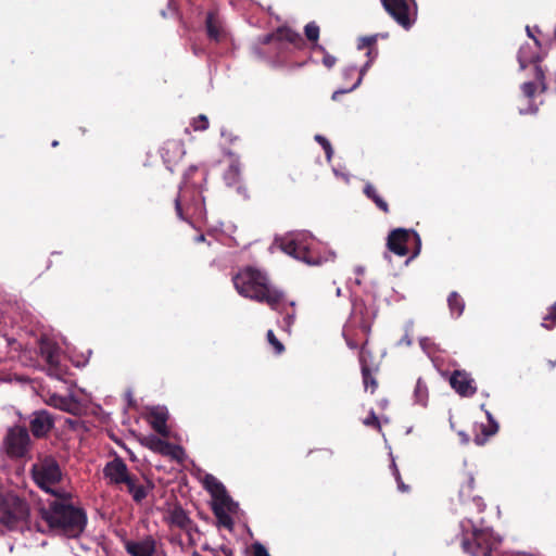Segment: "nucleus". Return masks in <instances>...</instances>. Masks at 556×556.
Wrapping results in <instances>:
<instances>
[{
    "label": "nucleus",
    "mask_w": 556,
    "mask_h": 556,
    "mask_svg": "<svg viewBox=\"0 0 556 556\" xmlns=\"http://www.w3.org/2000/svg\"><path fill=\"white\" fill-rule=\"evenodd\" d=\"M413 240L414 248L412 258L419 255L421 251V239L414 229L396 228L390 231L387 238V248L399 256H406L409 253L408 243Z\"/></svg>",
    "instance_id": "obj_7"
},
{
    "label": "nucleus",
    "mask_w": 556,
    "mask_h": 556,
    "mask_svg": "<svg viewBox=\"0 0 556 556\" xmlns=\"http://www.w3.org/2000/svg\"><path fill=\"white\" fill-rule=\"evenodd\" d=\"M363 422L367 427L374 428L378 431L381 430V425H380L379 418L374 410L369 412V415L364 419Z\"/></svg>",
    "instance_id": "obj_45"
},
{
    "label": "nucleus",
    "mask_w": 556,
    "mask_h": 556,
    "mask_svg": "<svg viewBox=\"0 0 556 556\" xmlns=\"http://www.w3.org/2000/svg\"><path fill=\"white\" fill-rule=\"evenodd\" d=\"M175 211L177 216L185 222L190 223L193 218H203L206 210L200 188L198 186L180 187L175 199Z\"/></svg>",
    "instance_id": "obj_4"
},
{
    "label": "nucleus",
    "mask_w": 556,
    "mask_h": 556,
    "mask_svg": "<svg viewBox=\"0 0 556 556\" xmlns=\"http://www.w3.org/2000/svg\"><path fill=\"white\" fill-rule=\"evenodd\" d=\"M295 315L293 313H287L283 317V328L286 331L290 332V328L294 323Z\"/></svg>",
    "instance_id": "obj_48"
},
{
    "label": "nucleus",
    "mask_w": 556,
    "mask_h": 556,
    "mask_svg": "<svg viewBox=\"0 0 556 556\" xmlns=\"http://www.w3.org/2000/svg\"><path fill=\"white\" fill-rule=\"evenodd\" d=\"M169 521L173 526L181 530H187L192 523V520L181 506H175L169 511Z\"/></svg>",
    "instance_id": "obj_27"
},
{
    "label": "nucleus",
    "mask_w": 556,
    "mask_h": 556,
    "mask_svg": "<svg viewBox=\"0 0 556 556\" xmlns=\"http://www.w3.org/2000/svg\"><path fill=\"white\" fill-rule=\"evenodd\" d=\"M377 40H378L377 34L371 35V36L361 37L358 39L357 48L359 50L368 49V51L366 53L368 60L366 61L364 66L361 68L359 75H358V77H356V80L350 87L338 89L332 93L331 99L333 101L339 100L340 96L353 91L355 88H357L361 85L366 71L368 70V67L371 65V63L378 55Z\"/></svg>",
    "instance_id": "obj_10"
},
{
    "label": "nucleus",
    "mask_w": 556,
    "mask_h": 556,
    "mask_svg": "<svg viewBox=\"0 0 556 556\" xmlns=\"http://www.w3.org/2000/svg\"><path fill=\"white\" fill-rule=\"evenodd\" d=\"M267 341L273 346L276 354H281L285 351V345L277 339L273 330L267 331Z\"/></svg>",
    "instance_id": "obj_40"
},
{
    "label": "nucleus",
    "mask_w": 556,
    "mask_h": 556,
    "mask_svg": "<svg viewBox=\"0 0 556 556\" xmlns=\"http://www.w3.org/2000/svg\"><path fill=\"white\" fill-rule=\"evenodd\" d=\"M194 241L200 243V242H204L205 241V236L203 233H200L195 238H194Z\"/></svg>",
    "instance_id": "obj_54"
},
{
    "label": "nucleus",
    "mask_w": 556,
    "mask_h": 556,
    "mask_svg": "<svg viewBox=\"0 0 556 556\" xmlns=\"http://www.w3.org/2000/svg\"><path fill=\"white\" fill-rule=\"evenodd\" d=\"M238 293L250 300L265 303L274 311H280L285 293L270 285L268 277L253 267H245L232 279Z\"/></svg>",
    "instance_id": "obj_2"
},
{
    "label": "nucleus",
    "mask_w": 556,
    "mask_h": 556,
    "mask_svg": "<svg viewBox=\"0 0 556 556\" xmlns=\"http://www.w3.org/2000/svg\"><path fill=\"white\" fill-rule=\"evenodd\" d=\"M241 179V168L238 161L233 160L224 173V180L229 187H239Z\"/></svg>",
    "instance_id": "obj_30"
},
{
    "label": "nucleus",
    "mask_w": 556,
    "mask_h": 556,
    "mask_svg": "<svg viewBox=\"0 0 556 556\" xmlns=\"http://www.w3.org/2000/svg\"><path fill=\"white\" fill-rule=\"evenodd\" d=\"M447 304H448L451 314L456 317H459L465 309V302H464L463 298L456 291H453L450 293V295L447 298Z\"/></svg>",
    "instance_id": "obj_34"
},
{
    "label": "nucleus",
    "mask_w": 556,
    "mask_h": 556,
    "mask_svg": "<svg viewBox=\"0 0 556 556\" xmlns=\"http://www.w3.org/2000/svg\"><path fill=\"white\" fill-rule=\"evenodd\" d=\"M274 38H277V33H276V34H267V35H265V36L263 37V39H262V43L267 45V43L271 42V40H273Z\"/></svg>",
    "instance_id": "obj_51"
},
{
    "label": "nucleus",
    "mask_w": 556,
    "mask_h": 556,
    "mask_svg": "<svg viewBox=\"0 0 556 556\" xmlns=\"http://www.w3.org/2000/svg\"><path fill=\"white\" fill-rule=\"evenodd\" d=\"M212 511L217 519V526L223 527L229 531L233 530L235 522L231 518L230 511L227 506H223L220 503H212Z\"/></svg>",
    "instance_id": "obj_25"
},
{
    "label": "nucleus",
    "mask_w": 556,
    "mask_h": 556,
    "mask_svg": "<svg viewBox=\"0 0 556 556\" xmlns=\"http://www.w3.org/2000/svg\"><path fill=\"white\" fill-rule=\"evenodd\" d=\"M388 14L404 29H409L417 18L415 0H380Z\"/></svg>",
    "instance_id": "obj_9"
},
{
    "label": "nucleus",
    "mask_w": 556,
    "mask_h": 556,
    "mask_svg": "<svg viewBox=\"0 0 556 556\" xmlns=\"http://www.w3.org/2000/svg\"><path fill=\"white\" fill-rule=\"evenodd\" d=\"M39 354L49 366V375L61 378L64 369L60 364L61 349L56 342L48 338L39 341Z\"/></svg>",
    "instance_id": "obj_12"
},
{
    "label": "nucleus",
    "mask_w": 556,
    "mask_h": 556,
    "mask_svg": "<svg viewBox=\"0 0 556 556\" xmlns=\"http://www.w3.org/2000/svg\"><path fill=\"white\" fill-rule=\"evenodd\" d=\"M305 37L308 41L314 43V46L325 52V48L317 45L318 38H319V26L315 22H309L304 27Z\"/></svg>",
    "instance_id": "obj_35"
},
{
    "label": "nucleus",
    "mask_w": 556,
    "mask_h": 556,
    "mask_svg": "<svg viewBox=\"0 0 556 556\" xmlns=\"http://www.w3.org/2000/svg\"><path fill=\"white\" fill-rule=\"evenodd\" d=\"M51 404L66 413H71L73 415H76L78 412V404L72 399L64 397V396H53L51 397Z\"/></svg>",
    "instance_id": "obj_31"
},
{
    "label": "nucleus",
    "mask_w": 556,
    "mask_h": 556,
    "mask_svg": "<svg viewBox=\"0 0 556 556\" xmlns=\"http://www.w3.org/2000/svg\"><path fill=\"white\" fill-rule=\"evenodd\" d=\"M185 153V144L178 139L166 140L160 149L161 157L170 172L182 160Z\"/></svg>",
    "instance_id": "obj_15"
},
{
    "label": "nucleus",
    "mask_w": 556,
    "mask_h": 556,
    "mask_svg": "<svg viewBox=\"0 0 556 556\" xmlns=\"http://www.w3.org/2000/svg\"><path fill=\"white\" fill-rule=\"evenodd\" d=\"M488 425L481 424L479 426V432L475 435V443L477 445H483L490 437L494 435L498 431V424L493 418L490 412H486Z\"/></svg>",
    "instance_id": "obj_24"
},
{
    "label": "nucleus",
    "mask_w": 556,
    "mask_h": 556,
    "mask_svg": "<svg viewBox=\"0 0 556 556\" xmlns=\"http://www.w3.org/2000/svg\"><path fill=\"white\" fill-rule=\"evenodd\" d=\"M366 343H368V338H366V340L361 345L358 359L361 364L364 388L366 391L369 390L372 394L378 388V381L374 375L372 368L369 366L368 361L365 358Z\"/></svg>",
    "instance_id": "obj_20"
},
{
    "label": "nucleus",
    "mask_w": 556,
    "mask_h": 556,
    "mask_svg": "<svg viewBox=\"0 0 556 556\" xmlns=\"http://www.w3.org/2000/svg\"><path fill=\"white\" fill-rule=\"evenodd\" d=\"M60 252H53L52 255H60Z\"/></svg>",
    "instance_id": "obj_58"
},
{
    "label": "nucleus",
    "mask_w": 556,
    "mask_h": 556,
    "mask_svg": "<svg viewBox=\"0 0 556 556\" xmlns=\"http://www.w3.org/2000/svg\"><path fill=\"white\" fill-rule=\"evenodd\" d=\"M473 489H475V478L472 477V475H470L468 472H464L463 477H462V485L459 489V496H460L462 501H464V502L469 498H472L473 501H477L478 505H479L481 498L477 497L476 495L472 494Z\"/></svg>",
    "instance_id": "obj_28"
},
{
    "label": "nucleus",
    "mask_w": 556,
    "mask_h": 556,
    "mask_svg": "<svg viewBox=\"0 0 556 556\" xmlns=\"http://www.w3.org/2000/svg\"><path fill=\"white\" fill-rule=\"evenodd\" d=\"M40 522H36V529L45 533L47 530L66 538H78L87 526V514L80 506L73 503V495L62 491L55 493V497L48 502L47 506L39 508Z\"/></svg>",
    "instance_id": "obj_1"
},
{
    "label": "nucleus",
    "mask_w": 556,
    "mask_h": 556,
    "mask_svg": "<svg viewBox=\"0 0 556 556\" xmlns=\"http://www.w3.org/2000/svg\"><path fill=\"white\" fill-rule=\"evenodd\" d=\"M208 118L204 114H200L195 118L192 119L191 126L195 131H203L208 128Z\"/></svg>",
    "instance_id": "obj_39"
},
{
    "label": "nucleus",
    "mask_w": 556,
    "mask_h": 556,
    "mask_svg": "<svg viewBox=\"0 0 556 556\" xmlns=\"http://www.w3.org/2000/svg\"><path fill=\"white\" fill-rule=\"evenodd\" d=\"M203 486L213 497V503H220L223 506H227L230 513L238 511L239 504L230 497L225 485L216 477L211 473L205 475Z\"/></svg>",
    "instance_id": "obj_11"
},
{
    "label": "nucleus",
    "mask_w": 556,
    "mask_h": 556,
    "mask_svg": "<svg viewBox=\"0 0 556 556\" xmlns=\"http://www.w3.org/2000/svg\"><path fill=\"white\" fill-rule=\"evenodd\" d=\"M146 446H148L153 452L161 453L163 455H168L172 448L170 443L162 440L156 435H151L146 438Z\"/></svg>",
    "instance_id": "obj_32"
},
{
    "label": "nucleus",
    "mask_w": 556,
    "mask_h": 556,
    "mask_svg": "<svg viewBox=\"0 0 556 556\" xmlns=\"http://www.w3.org/2000/svg\"><path fill=\"white\" fill-rule=\"evenodd\" d=\"M3 446L10 458L25 457L31 446L28 429L25 426L9 428L3 438Z\"/></svg>",
    "instance_id": "obj_8"
},
{
    "label": "nucleus",
    "mask_w": 556,
    "mask_h": 556,
    "mask_svg": "<svg viewBox=\"0 0 556 556\" xmlns=\"http://www.w3.org/2000/svg\"><path fill=\"white\" fill-rule=\"evenodd\" d=\"M450 384L460 396L470 397L477 392L475 380L464 370H455L450 378Z\"/></svg>",
    "instance_id": "obj_18"
},
{
    "label": "nucleus",
    "mask_w": 556,
    "mask_h": 556,
    "mask_svg": "<svg viewBox=\"0 0 556 556\" xmlns=\"http://www.w3.org/2000/svg\"><path fill=\"white\" fill-rule=\"evenodd\" d=\"M205 27L207 36L211 40L219 42L225 39L226 31L219 15L215 11H210L205 17Z\"/></svg>",
    "instance_id": "obj_21"
},
{
    "label": "nucleus",
    "mask_w": 556,
    "mask_h": 556,
    "mask_svg": "<svg viewBox=\"0 0 556 556\" xmlns=\"http://www.w3.org/2000/svg\"><path fill=\"white\" fill-rule=\"evenodd\" d=\"M331 454L329 450L319 448L309 451L307 457L312 464H323L330 459Z\"/></svg>",
    "instance_id": "obj_36"
},
{
    "label": "nucleus",
    "mask_w": 556,
    "mask_h": 556,
    "mask_svg": "<svg viewBox=\"0 0 556 556\" xmlns=\"http://www.w3.org/2000/svg\"><path fill=\"white\" fill-rule=\"evenodd\" d=\"M128 473V467L121 457H115L109 462L103 469L104 477L109 479L111 484L115 485L122 484Z\"/></svg>",
    "instance_id": "obj_19"
},
{
    "label": "nucleus",
    "mask_w": 556,
    "mask_h": 556,
    "mask_svg": "<svg viewBox=\"0 0 556 556\" xmlns=\"http://www.w3.org/2000/svg\"><path fill=\"white\" fill-rule=\"evenodd\" d=\"M54 417L47 409H38L28 416V432L36 439L47 438L54 427Z\"/></svg>",
    "instance_id": "obj_13"
},
{
    "label": "nucleus",
    "mask_w": 556,
    "mask_h": 556,
    "mask_svg": "<svg viewBox=\"0 0 556 556\" xmlns=\"http://www.w3.org/2000/svg\"><path fill=\"white\" fill-rule=\"evenodd\" d=\"M281 250L288 255L293 256L296 260L311 263L308 258V249L298 239L283 240L280 244Z\"/></svg>",
    "instance_id": "obj_22"
},
{
    "label": "nucleus",
    "mask_w": 556,
    "mask_h": 556,
    "mask_svg": "<svg viewBox=\"0 0 556 556\" xmlns=\"http://www.w3.org/2000/svg\"><path fill=\"white\" fill-rule=\"evenodd\" d=\"M251 556H269V553L263 544L255 542L251 546Z\"/></svg>",
    "instance_id": "obj_47"
},
{
    "label": "nucleus",
    "mask_w": 556,
    "mask_h": 556,
    "mask_svg": "<svg viewBox=\"0 0 556 556\" xmlns=\"http://www.w3.org/2000/svg\"><path fill=\"white\" fill-rule=\"evenodd\" d=\"M501 539L490 529L473 528L472 531L464 532L462 547L470 556H492L498 548Z\"/></svg>",
    "instance_id": "obj_5"
},
{
    "label": "nucleus",
    "mask_w": 556,
    "mask_h": 556,
    "mask_svg": "<svg viewBox=\"0 0 556 556\" xmlns=\"http://www.w3.org/2000/svg\"><path fill=\"white\" fill-rule=\"evenodd\" d=\"M315 140L324 149L327 160H330L332 156L333 150H332V147H331V143L329 142V140L321 135H316Z\"/></svg>",
    "instance_id": "obj_41"
},
{
    "label": "nucleus",
    "mask_w": 556,
    "mask_h": 556,
    "mask_svg": "<svg viewBox=\"0 0 556 556\" xmlns=\"http://www.w3.org/2000/svg\"><path fill=\"white\" fill-rule=\"evenodd\" d=\"M123 545L130 556H155L156 553V541L152 535L141 540H124Z\"/></svg>",
    "instance_id": "obj_16"
},
{
    "label": "nucleus",
    "mask_w": 556,
    "mask_h": 556,
    "mask_svg": "<svg viewBox=\"0 0 556 556\" xmlns=\"http://www.w3.org/2000/svg\"><path fill=\"white\" fill-rule=\"evenodd\" d=\"M547 365L549 369H554L556 367V361H547Z\"/></svg>",
    "instance_id": "obj_55"
},
{
    "label": "nucleus",
    "mask_w": 556,
    "mask_h": 556,
    "mask_svg": "<svg viewBox=\"0 0 556 556\" xmlns=\"http://www.w3.org/2000/svg\"><path fill=\"white\" fill-rule=\"evenodd\" d=\"M536 110H538L536 108H529L527 110L520 109L519 111L521 114H523V113H534V112H536Z\"/></svg>",
    "instance_id": "obj_53"
},
{
    "label": "nucleus",
    "mask_w": 556,
    "mask_h": 556,
    "mask_svg": "<svg viewBox=\"0 0 556 556\" xmlns=\"http://www.w3.org/2000/svg\"><path fill=\"white\" fill-rule=\"evenodd\" d=\"M364 193L368 199H370L378 208H380L383 213H389V205L388 203L379 195L377 189L371 185L367 184L364 187Z\"/></svg>",
    "instance_id": "obj_33"
},
{
    "label": "nucleus",
    "mask_w": 556,
    "mask_h": 556,
    "mask_svg": "<svg viewBox=\"0 0 556 556\" xmlns=\"http://www.w3.org/2000/svg\"><path fill=\"white\" fill-rule=\"evenodd\" d=\"M277 39L288 41L296 48L304 46V39L301 34L289 27H279L277 29Z\"/></svg>",
    "instance_id": "obj_29"
},
{
    "label": "nucleus",
    "mask_w": 556,
    "mask_h": 556,
    "mask_svg": "<svg viewBox=\"0 0 556 556\" xmlns=\"http://www.w3.org/2000/svg\"><path fill=\"white\" fill-rule=\"evenodd\" d=\"M525 48H521L518 52V61L520 63L521 68L527 66L528 60L523 56Z\"/></svg>",
    "instance_id": "obj_50"
},
{
    "label": "nucleus",
    "mask_w": 556,
    "mask_h": 556,
    "mask_svg": "<svg viewBox=\"0 0 556 556\" xmlns=\"http://www.w3.org/2000/svg\"><path fill=\"white\" fill-rule=\"evenodd\" d=\"M199 172L198 166H190L187 172L184 175V181L180 187H187V186H197L195 182L192 181L193 176Z\"/></svg>",
    "instance_id": "obj_43"
},
{
    "label": "nucleus",
    "mask_w": 556,
    "mask_h": 556,
    "mask_svg": "<svg viewBox=\"0 0 556 556\" xmlns=\"http://www.w3.org/2000/svg\"><path fill=\"white\" fill-rule=\"evenodd\" d=\"M31 472L34 481L40 489L52 494L54 497L55 493H62L63 490L52 488V485L59 483L62 479L60 465L54 458L47 457L39 464L34 465Z\"/></svg>",
    "instance_id": "obj_6"
},
{
    "label": "nucleus",
    "mask_w": 556,
    "mask_h": 556,
    "mask_svg": "<svg viewBox=\"0 0 556 556\" xmlns=\"http://www.w3.org/2000/svg\"><path fill=\"white\" fill-rule=\"evenodd\" d=\"M415 397L417 403L420 405H426L428 399V388L426 383L419 378L415 386Z\"/></svg>",
    "instance_id": "obj_37"
},
{
    "label": "nucleus",
    "mask_w": 556,
    "mask_h": 556,
    "mask_svg": "<svg viewBox=\"0 0 556 556\" xmlns=\"http://www.w3.org/2000/svg\"><path fill=\"white\" fill-rule=\"evenodd\" d=\"M29 506L14 493L0 495V525L10 531L22 530L29 523Z\"/></svg>",
    "instance_id": "obj_3"
},
{
    "label": "nucleus",
    "mask_w": 556,
    "mask_h": 556,
    "mask_svg": "<svg viewBox=\"0 0 556 556\" xmlns=\"http://www.w3.org/2000/svg\"><path fill=\"white\" fill-rule=\"evenodd\" d=\"M369 352L366 350V353H365V358L367 359V357H369Z\"/></svg>",
    "instance_id": "obj_57"
},
{
    "label": "nucleus",
    "mask_w": 556,
    "mask_h": 556,
    "mask_svg": "<svg viewBox=\"0 0 556 556\" xmlns=\"http://www.w3.org/2000/svg\"><path fill=\"white\" fill-rule=\"evenodd\" d=\"M359 71H361V68L358 70L356 65H349L343 68L342 76L345 80H350L355 76L358 77Z\"/></svg>",
    "instance_id": "obj_46"
},
{
    "label": "nucleus",
    "mask_w": 556,
    "mask_h": 556,
    "mask_svg": "<svg viewBox=\"0 0 556 556\" xmlns=\"http://www.w3.org/2000/svg\"><path fill=\"white\" fill-rule=\"evenodd\" d=\"M168 414L164 409L153 408L149 414V422L153 430L163 437H167L169 431L167 428Z\"/></svg>",
    "instance_id": "obj_23"
},
{
    "label": "nucleus",
    "mask_w": 556,
    "mask_h": 556,
    "mask_svg": "<svg viewBox=\"0 0 556 556\" xmlns=\"http://www.w3.org/2000/svg\"><path fill=\"white\" fill-rule=\"evenodd\" d=\"M556 325V303H554L551 308L549 313L543 318L542 327L551 330Z\"/></svg>",
    "instance_id": "obj_38"
},
{
    "label": "nucleus",
    "mask_w": 556,
    "mask_h": 556,
    "mask_svg": "<svg viewBox=\"0 0 556 556\" xmlns=\"http://www.w3.org/2000/svg\"><path fill=\"white\" fill-rule=\"evenodd\" d=\"M374 321V314L368 309L363 301H356L353 304L350 325L358 328L366 337L370 334Z\"/></svg>",
    "instance_id": "obj_14"
},
{
    "label": "nucleus",
    "mask_w": 556,
    "mask_h": 556,
    "mask_svg": "<svg viewBox=\"0 0 556 556\" xmlns=\"http://www.w3.org/2000/svg\"><path fill=\"white\" fill-rule=\"evenodd\" d=\"M346 344L351 349H357L358 348V343L355 340H353V339L346 338Z\"/></svg>",
    "instance_id": "obj_52"
},
{
    "label": "nucleus",
    "mask_w": 556,
    "mask_h": 556,
    "mask_svg": "<svg viewBox=\"0 0 556 556\" xmlns=\"http://www.w3.org/2000/svg\"><path fill=\"white\" fill-rule=\"evenodd\" d=\"M199 172L198 166H190L187 172L184 175V181L180 187H187V186H197L195 182L192 181L193 176Z\"/></svg>",
    "instance_id": "obj_44"
},
{
    "label": "nucleus",
    "mask_w": 556,
    "mask_h": 556,
    "mask_svg": "<svg viewBox=\"0 0 556 556\" xmlns=\"http://www.w3.org/2000/svg\"><path fill=\"white\" fill-rule=\"evenodd\" d=\"M58 146H59V142H58L56 140H54V141L52 142V147H58Z\"/></svg>",
    "instance_id": "obj_56"
},
{
    "label": "nucleus",
    "mask_w": 556,
    "mask_h": 556,
    "mask_svg": "<svg viewBox=\"0 0 556 556\" xmlns=\"http://www.w3.org/2000/svg\"><path fill=\"white\" fill-rule=\"evenodd\" d=\"M193 556H202L199 553L194 552Z\"/></svg>",
    "instance_id": "obj_59"
},
{
    "label": "nucleus",
    "mask_w": 556,
    "mask_h": 556,
    "mask_svg": "<svg viewBox=\"0 0 556 556\" xmlns=\"http://www.w3.org/2000/svg\"><path fill=\"white\" fill-rule=\"evenodd\" d=\"M536 79L538 81H528L521 85V91L525 98L532 99L538 92L539 88L541 92L545 91L546 86L543 81V72L536 66Z\"/></svg>",
    "instance_id": "obj_26"
},
{
    "label": "nucleus",
    "mask_w": 556,
    "mask_h": 556,
    "mask_svg": "<svg viewBox=\"0 0 556 556\" xmlns=\"http://www.w3.org/2000/svg\"><path fill=\"white\" fill-rule=\"evenodd\" d=\"M392 468H393V475H394V478L396 480V483H397V489L400 492L402 493H407L410 491V488L409 485L405 484L402 480V477H401V473L395 465L394 462H392Z\"/></svg>",
    "instance_id": "obj_42"
},
{
    "label": "nucleus",
    "mask_w": 556,
    "mask_h": 556,
    "mask_svg": "<svg viewBox=\"0 0 556 556\" xmlns=\"http://www.w3.org/2000/svg\"><path fill=\"white\" fill-rule=\"evenodd\" d=\"M122 484L126 485L128 493L136 503H141L148 496V493L154 489V483L151 480L144 479L140 483L139 478L130 472L125 477Z\"/></svg>",
    "instance_id": "obj_17"
},
{
    "label": "nucleus",
    "mask_w": 556,
    "mask_h": 556,
    "mask_svg": "<svg viewBox=\"0 0 556 556\" xmlns=\"http://www.w3.org/2000/svg\"><path fill=\"white\" fill-rule=\"evenodd\" d=\"M337 62V59L333 56V55H330L329 53H325L324 58H323V64L327 67V68H331L334 66Z\"/></svg>",
    "instance_id": "obj_49"
}]
</instances>
